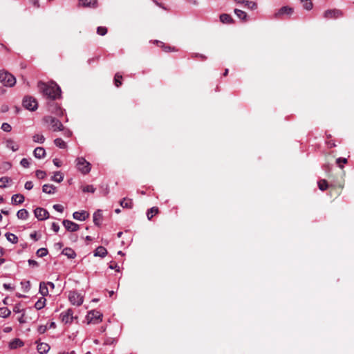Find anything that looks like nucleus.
Masks as SVG:
<instances>
[{
    "label": "nucleus",
    "mask_w": 354,
    "mask_h": 354,
    "mask_svg": "<svg viewBox=\"0 0 354 354\" xmlns=\"http://www.w3.org/2000/svg\"><path fill=\"white\" fill-rule=\"evenodd\" d=\"M38 87L49 98L55 99L61 95V89L56 84H46L39 82Z\"/></svg>",
    "instance_id": "obj_1"
},
{
    "label": "nucleus",
    "mask_w": 354,
    "mask_h": 354,
    "mask_svg": "<svg viewBox=\"0 0 354 354\" xmlns=\"http://www.w3.org/2000/svg\"><path fill=\"white\" fill-rule=\"evenodd\" d=\"M44 122L48 125V128L53 131H63L64 126L62 123L57 118L52 116H46L44 118Z\"/></svg>",
    "instance_id": "obj_2"
},
{
    "label": "nucleus",
    "mask_w": 354,
    "mask_h": 354,
    "mask_svg": "<svg viewBox=\"0 0 354 354\" xmlns=\"http://www.w3.org/2000/svg\"><path fill=\"white\" fill-rule=\"evenodd\" d=\"M0 82L5 86L12 87L16 84V78L8 71H0Z\"/></svg>",
    "instance_id": "obj_3"
},
{
    "label": "nucleus",
    "mask_w": 354,
    "mask_h": 354,
    "mask_svg": "<svg viewBox=\"0 0 354 354\" xmlns=\"http://www.w3.org/2000/svg\"><path fill=\"white\" fill-rule=\"evenodd\" d=\"M76 167L83 174L89 173L91 169V164L82 157H79L76 159Z\"/></svg>",
    "instance_id": "obj_4"
},
{
    "label": "nucleus",
    "mask_w": 354,
    "mask_h": 354,
    "mask_svg": "<svg viewBox=\"0 0 354 354\" xmlns=\"http://www.w3.org/2000/svg\"><path fill=\"white\" fill-rule=\"evenodd\" d=\"M68 300L72 305L80 306L84 301V296L76 290L70 291L68 293Z\"/></svg>",
    "instance_id": "obj_5"
},
{
    "label": "nucleus",
    "mask_w": 354,
    "mask_h": 354,
    "mask_svg": "<svg viewBox=\"0 0 354 354\" xmlns=\"http://www.w3.org/2000/svg\"><path fill=\"white\" fill-rule=\"evenodd\" d=\"M23 106L28 110L33 111L37 109V102L32 97L26 96L24 98Z\"/></svg>",
    "instance_id": "obj_6"
},
{
    "label": "nucleus",
    "mask_w": 354,
    "mask_h": 354,
    "mask_svg": "<svg viewBox=\"0 0 354 354\" xmlns=\"http://www.w3.org/2000/svg\"><path fill=\"white\" fill-rule=\"evenodd\" d=\"M60 316H61L62 322H64V324H71L73 322V319L75 318H77L76 317L73 316V312L71 308L62 313Z\"/></svg>",
    "instance_id": "obj_7"
},
{
    "label": "nucleus",
    "mask_w": 354,
    "mask_h": 354,
    "mask_svg": "<svg viewBox=\"0 0 354 354\" xmlns=\"http://www.w3.org/2000/svg\"><path fill=\"white\" fill-rule=\"evenodd\" d=\"M342 12L338 9L327 10L324 12V17L328 19H337L342 16Z\"/></svg>",
    "instance_id": "obj_8"
},
{
    "label": "nucleus",
    "mask_w": 354,
    "mask_h": 354,
    "mask_svg": "<svg viewBox=\"0 0 354 354\" xmlns=\"http://www.w3.org/2000/svg\"><path fill=\"white\" fill-rule=\"evenodd\" d=\"M35 216L39 220H45L48 218L49 214L47 210L41 207H37L34 211Z\"/></svg>",
    "instance_id": "obj_9"
},
{
    "label": "nucleus",
    "mask_w": 354,
    "mask_h": 354,
    "mask_svg": "<svg viewBox=\"0 0 354 354\" xmlns=\"http://www.w3.org/2000/svg\"><path fill=\"white\" fill-rule=\"evenodd\" d=\"M102 314L96 310H91L87 315L89 322H93L97 323L101 321Z\"/></svg>",
    "instance_id": "obj_10"
},
{
    "label": "nucleus",
    "mask_w": 354,
    "mask_h": 354,
    "mask_svg": "<svg viewBox=\"0 0 354 354\" xmlns=\"http://www.w3.org/2000/svg\"><path fill=\"white\" fill-rule=\"evenodd\" d=\"M63 225L70 232H75L79 229V225L77 223L69 220H64Z\"/></svg>",
    "instance_id": "obj_11"
},
{
    "label": "nucleus",
    "mask_w": 354,
    "mask_h": 354,
    "mask_svg": "<svg viewBox=\"0 0 354 354\" xmlns=\"http://www.w3.org/2000/svg\"><path fill=\"white\" fill-rule=\"evenodd\" d=\"M97 0H79L78 6L84 8H95Z\"/></svg>",
    "instance_id": "obj_12"
},
{
    "label": "nucleus",
    "mask_w": 354,
    "mask_h": 354,
    "mask_svg": "<svg viewBox=\"0 0 354 354\" xmlns=\"http://www.w3.org/2000/svg\"><path fill=\"white\" fill-rule=\"evenodd\" d=\"M292 12V8L288 6H283L280 8L274 15L276 18L280 17L284 15H290Z\"/></svg>",
    "instance_id": "obj_13"
},
{
    "label": "nucleus",
    "mask_w": 354,
    "mask_h": 354,
    "mask_svg": "<svg viewBox=\"0 0 354 354\" xmlns=\"http://www.w3.org/2000/svg\"><path fill=\"white\" fill-rule=\"evenodd\" d=\"M73 218L78 221H85L89 216L86 211L75 212L73 214Z\"/></svg>",
    "instance_id": "obj_14"
},
{
    "label": "nucleus",
    "mask_w": 354,
    "mask_h": 354,
    "mask_svg": "<svg viewBox=\"0 0 354 354\" xmlns=\"http://www.w3.org/2000/svg\"><path fill=\"white\" fill-rule=\"evenodd\" d=\"M34 156L36 158L41 159L45 157L46 151L43 147H36L33 151Z\"/></svg>",
    "instance_id": "obj_15"
},
{
    "label": "nucleus",
    "mask_w": 354,
    "mask_h": 354,
    "mask_svg": "<svg viewBox=\"0 0 354 354\" xmlns=\"http://www.w3.org/2000/svg\"><path fill=\"white\" fill-rule=\"evenodd\" d=\"M50 349V346L47 343L41 342L37 344V351L41 354L46 353Z\"/></svg>",
    "instance_id": "obj_16"
},
{
    "label": "nucleus",
    "mask_w": 354,
    "mask_h": 354,
    "mask_svg": "<svg viewBox=\"0 0 354 354\" xmlns=\"http://www.w3.org/2000/svg\"><path fill=\"white\" fill-rule=\"evenodd\" d=\"M24 346V342L18 338L14 339L9 344V347L11 349H16L17 348L21 347Z\"/></svg>",
    "instance_id": "obj_17"
},
{
    "label": "nucleus",
    "mask_w": 354,
    "mask_h": 354,
    "mask_svg": "<svg viewBox=\"0 0 354 354\" xmlns=\"http://www.w3.org/2000/svg\"><path fill=\"white\" fill-rule=\"evenodd\" d=\"M24 201V196L20 194H14L12 196V203L14 205L21 204Z\"/></svg>",
    "instance_id": "obj_18"
},
{
    "label": "nucleus",
    "mask_w": 354,
    "mask_h": 354,
    "mask_svg": "<svg viewBox=\"0 0 354 354\" xmlns=\"http://www.w3.org/2000/svg\"><path fill=\"white\" fill-rule=\"evenodd\" d=\"M56 187L53 185L45 184L43 185L42 191L48 194H52L55 192Z\"/></svg>",
    "instance_id": "obj_19"
},
{
    "label": "nucleus",
    "mask_w": 354,
    "mask_h": 354,
    "mask_svg": "<svg viewBox=\"0 0 354 354\" xmlns=\"http://www.w3.org/2000/svg\"><path fill=\"white\" fill-rule=\"evenodd\" d=\"M6 147L10 149L12 151H16L19 149V145L13 140L8 139L6 142Z\"/></svg>",
    "instance_id": "obj_20"
},
{
    "label": "nucleus",
    "mask_w": 354,
    "mask_h": 354,
    "mask_svg": "<svg viewBox=\"0 0 354 354\" xmlns=\"http://www.w3.org/2000/svg\"><path fill=\"white\" fill-rule=\"evenodd\" d=\"M102 220V214L101 210L98 209L93 214V222L95 225H100Z\"/></svg>",
    "instance_id": "obj_21"
},
{
    "label": "nucleus",
    "mask_w": 354,
    "mask_h": 354,
    "mask_svg": "<svg viewBox=\"0 0 354 354\" xmlns=\"http://www.w3.org/2000/svg\"><path fill=\"white\" fill-rule=\"evenodd\" d=\"M107 254V250L102 246L97 247L94 252L95 257H104Z\"/></svg>",
    "instance_id": "obj_22"
},
{
    "label": "nucleus",
    "mask_w": 354,
    "mask_h": 354,
    "mask_svg": "<svg viewBox=\"0 0 354 354\" xmlns=\"http://www.w3.org/2000/svg\"><path fill=\"white\" fill-rule=\"evenodd\" d=\"M62 254L68 257L69 259H74L76 257L75 251L70 248H64L62 250Z\"/></svg>",
    "instance_id": "obj_23"
},
{
    "label": "nucleus",
    "mask_w": 354,
    "mask_h": 354,
    "mask_svg": "<svg viewBox=\"0 0 354 354\" xmlns=\"http://www.w3.org/2000/svg\"><path fill=\"white\" fill-rule=\"evenodd\" d=\"M39 292L44 297L48 295V289L47 284L45 282H41L39 284Z\"/></svg>",
    "instance_id": "obj_24"
},
{
    "label": "nucleus",
    "mask_w": 354,
    "mask_h": 354,
    "mask_svg": "<svg viewBox=\"0 0 354 354\" xmlns=\"http://www.w3.org/2000/svg\"><path fill=\"white\" fill-rule=\"evenodd\" d=\"M17 216L19 219L26 220L28 217V212L26 209H21L17 212Z\"/></svg>",
    "instance_id": "obj_25"
},
{
    "label": "nucleus",
    "mask_w": 354,
    "mask_h": 354,
    "mask_svg": "<svg viewBox=\"0 0 354 354\" xmlns=\"http://www.w3.org/2000/svg\"><path fill=\"white\" fill-rule=\"evenodd\" d=\"M32 140L36 143H44L45 141V137L43 134L36 133L32 136Z\"/></svg>",
    "instance_id": "obj_26"
},
{
    "label": "nucleus",
    "mask_w": 354,
    "mask_h": 354,
    "mask_svg": "<svg viewBox=\"0 0 354 354\" xmlns=\"http://www.w3.org/2000/svg\"><path fill=\"white\" fill-rule=\"evenodd\" d=\"M120 205L124 208H131L133 206L132 200L124 198L120 201Z\"/></svg>",
    "instance_id": "obj_27"
},
{
    "label": "nucleus",
    "mask_w": 354,
    "mask_h": 354,
    "mask_svg": "<svg viewBox=\"0 0 354 354\" xmlns=\"http://www.w3.org/2000/svg\"><path fill=\"white\" fill-rule=\"evenodd\" d=\"M234 13L240 19L245 21L247 19V13L241 10L235 9Z\"/></svg>",
    "instance_id": "obj_28"
},
{
    "label": "nucleus",
    "mask_w": 354,
    "mask_h": 354,
    "mask_svg": "<svg viewBox=\"0 0 354 354\" xmlns=\"http://www.w3.org/2000/svg\"><path fill=\"white\" fill-rule=\"evenodd\" d=\"M45 304L46 299L44 297H42L39 299H38L37 301L35 303V307L37 310H41L45 306Z\"/></svg>",
    "instance_id": "obj_29"
},
{
    "label": "nucleus",
    "mask_w": 354,
    "mask_h": 354,
    "mask_svg": "<svg viewBox=\"0 0 354 354\" xmlns=\"http://www.w3.org/2000/svg\"><path fill=\"white\" fill-rule=\"evenodd\" d=\"M220 20L223 24H230L232 21V19L231 16L227 14L221 15Z\"/></svg>",
    "instance_id": "obj_30"
},
{
    "label": "nucleus",
    "mask_w": 354,
    "mask_h": 354,
    "mask_svg": "<svg viewBox=\"0 0 354 354\" xmlns=\"http://www.w3.org/2000/svg\"><path fill=\"white\" fill-rule=\"evenodd\" d=\"M6 237L7 240L12 243H17L18 242V237L12 233H6Z\"/></svg>",
    "instance_id": "obj_31"
},
{
    "label": "nucleus",
    "mask_w": 354,
    "mask_h": 354,
    "mask_svg": "<svg viewBox=\"0 0 354 354\" xmlns=\"http://www.w3.org/2000/svg\"><path fill=\"white\" fill-rule=\"evenodd\" d=\"M11 313V311L6 307L0 308V317L6 318Z\"/></svg>",
    "instance_id": "obj_32"
},
{
    "label": "nucleus",
    "mask_w": 354,
    "mask_h": 354,
    "mask_svg": "<svg viewBox=\"0 0 354 354\" xmlns=\"http://www.w3.org/2000/svg\"><path fill=\"white\" fill-rule=\"evenodd\" d=\"M55 145L60 149H66V143L62 138H56L54 140Z\"/></svg>",
    "instance_id": "obj_33"
},
{
    "label": "nucleus",
    "mask_w": 354,
    "mask_h": 354,
    "mask_svg": "<svg viewBox=\"0 0 354 354\" xmlns=\"http://www.w3.org/2000/svg\"><path fill=\"white\" fill-rule=\"evenodd\" d=\"M51 179L55 182L61 183L64 180V176L61 172L57 171Z\"/></svg>",
    "instance_id": "obj_34"
},
{
    "label": "nucleus",
    "mask_w": 354,
    "mask_h": 354,
    "mask_svg": "<svg viewBox=\"0 0 354 354\" xmlns=\"http://www.w3.org/2000/svg\"><path fill=\"white\" fill-rule=\"evenodd\" d=\"M11 182V178L8 177H1L0 178V187L6 188L7 187L8 183Z\"/></svg>",
    "instance_id": "obj_35"
},
{
    "label": "nucleus",
    "mask_w": 354,
    "mask_h": 354,
    "mask_svg": "<svg viewBox=\"0 0 354 354\" xmlns=\"http://www.w3.org/2000/svg\"><path fill=\"white\" fill-rule=\"evenodd\" d=\"M244 5L246 8L252 10H256L257 8V4L254 1L245 0Z\"/></svg>",
    "instance_id": "obj_36"
},
{
    "label": "nucleus",
    "mask_w": 354,
    "mask_h": 354,
    "mask_svg": "<svg viewBox=\"0 0 354 354\" xmlns=\"http://www.w3.org/2000/svg\"><path fill=\"white\" fill-rule=\"evenodd\" d=\"M158 212V209L156 207H151L150 209L148 210L147 216L148 219H151V218L157 214Z\"/></svg>",
    "instance_id": "obj_37"
},
{
    "label": "nucleus",
    "mask_w": 354,
    "mask_h": 354,
    "mask_svg": "<svg viewBox=\"0 0 354 354\" xmlns=\"http://www.w3.org/2000/svg\"><path fill=\"white\" fill-rule=\"evenodd\" d=\"M328 185L327 181L326 180H320L318 182V187H319V189L322 191L326 190L328 188Z\"/></svg>",
    "instance_id": "obj_38"
},
{
    "label": "nucleus",
    "mask_w": 354,
    "mask_h": 354,
    "mask_svg": "<svg viewBox=\"0 0 354 354\" xmlns=\"http://www.w3.org/2000/svg\"><path fill=\"white\" fill-rule=\"evenodd\" d=\"M122 78V75H120L119 73H116L115 75L114 82H115V84L117 87H119L122 84V82H121Z\"/></svg>",
    "instance_id": "obj_39"
},
{
    "label": "nucleus",
    "mask_w": 354,
    "mask_h": 354,
    "mask_svg": "<svg viewBox=\"0 0 354 354\" xmlns=\"http://www.w3.org/2000/svg\"><path fill=\"white\" fill-rule=\"evenodd\" d=\"M82 191L84 192L94 193L95 191V188L93 185H88L82 187Z\"/></svg>",
    "instance_id": "obj_40"
},
{
    "label": "nucleus",
    "mask_w": 354,
    "mask_h": 354,
    "mask_svg": "<svg viewBox=\"0 0 354 354\" xmlns=\"http://www.w3.org/2000/svg\"><path fill=\"white\" fill-rule=\"evenodd\" d=\"M48 254V250L46 248H39L37 251V255L39 257H44Z\"/></svg>",
    "instance_id": "obj_41"
},
{
    "label": "nucleus",
    "mask_w": 354,
    "mask_h": 354,
    "mask_svg": "<svg viewBox=\"0 0 354 354\" xmlns=\"http://www.w3.org/2000/svg\"><path fill=\"white\" fill-rule=\"evenodd\" d=\"M97 32L98 35L104 36V35H105L106 34L107 29H106V27L99 26L97 28Z\"/></svg>",
    "instance_id": "obj_42"
},
{
    "label": "nucleus",
    "mask_w": 354,
    "mask_h": 354,
    "mask_svg": "<svg viewBox=\"0 0 354 354\" xmlns=\"http://www.w3.org/2000/svg\"><path fill=\"white\" fill-rule=\"evenodd\" d=\"M336 163L338 165V166L340 168H343V166L342 165V164L347 163V159L345 158H339L336 160Z\"/></svg>",
    "instance_id": "obj_43"
},
{
    "label": "nucleus",
    "mask_w": 354,
    "mask_h": 354,
    "mask_svg": "<svg viewBox=\"0 0 354 354\" xmlns=\"http://www.w3.org/2000/svg\"><path fill=\"white\" fill-rule=\"evenodd\" d=\"M1 129L6 132H10L12 129V127L8 123L4 122L1 125Z\"/></svg>",
    "instance_id": "obj_44"
},
{
    "label": "nucleus",
    "mask_w": 354,
    "mask_h": 354,
    "mask_svg": "<svg viewBox=\"0 0 354 354\" xmlns=\"http://www.w3.org/2000/svg\"><path fill=\"white\" fill-rule=\"evenodd\" d=\"M20 165L24 168H28L30 166V161L27 158H23L20 162Z\"/></svg>",
    "instance_id": "obj_45"
},
{
    "label": "nucleus",
    "mask_w": 354,
    "mask_h": 354,
    "mask_svg": "<svg viewBox=\"0 0 354 354\" xmlns=\"http://www.w3.org/2000/svg\"><path fill=\"white\" fill-rule=\"evenodd\" d=\"M304 7L305 9L308 10H310L312 9L313 8V3L312 2L310 1V0H306V1H304Z\"/></svg>",
    "instance_id": "obj_46"
},
{
    "label": "nucleus",
    "mask_w": 354,
    "mask_h": 354,
    "mask_svg": "<svg viewBox=\"0 0 354 354\" xmlns=\"http://www.w3.org/2000/svg\"><path fill=\"white\" fill-rule=\"evenodd\" d=\"M46 176V174L45 171H42V170H37L36 171V176L38 178H40V179H42V178H44Z\"/></svg>",
    "instance_id": "obj_47"
},
{
    "label": "nucleus",
    "mask_w": 354,
    "mask_h": 354,
    "mask_svg": "<svg viewBox=\"0 0 354 354\" xmlns=\"http://www.w3.org/2000/svg\"><path fill=\"white\" fill-rule=\"evenodd\" d=\"M48 329V326L47 325H41L38 327L37 328V331L40 333V334H43Z\"/></svg>",
    "instance_id": "obj_48"
},
{
    "label": "nucleus",
    "mask_w": 354,
    "mask_h": 354,
    "mask_svg": "<svg viewBox=\"0 0 354 354\" xmlns=\"http://www.w3.org/2000/svg\"><path fill=\"white\" fill-rule=\"evenodd\" d=\"M53 208L54 209H55L56 211L59 212H63L64 211V207L62 205H59V204H55L53 205Z\"/></svg>",
    "instance_id": "obj_49"
},
{
    "label": "nucleus",
    "mask_w": 354,
    "mask_h": 354,
    "mask_svg": "<svg viewBox=\"0 0 354 354\" xmlns=\"http://www.w3.org/2000/svg\"><path fill=\"white\" fill-rule=\"evenodd\" d=\"M25 189H28V190H30L32 189L33 187V183L32 181H27L26 183H25Z\"/></svg>",
    "instance_id": "obj_50"
},
{
    "label": "nucleus",
    "mask_w": 354,
    "mask_h": 354,
    "mask_svg": "<svg viewBox=\"0 0 354 354\" xmlns=\"http://www.w3.org/2000/svg\"><path fill=\"white\" fill-rule=\"evenodd\" d=\"M51 228L52 230L55 232H57L59 230V226L57 223H52V226H51Z\"/></svg>",
    "instance_id": "obj_51"
},
{
    "label": "nucleus",
    "mask_w": 354,
    "mask_h": 354,
    "mask_svg": "<svg viewBox=\"0 0 354 354\" xmlns=\"http://www.w3.org/2000/svg\"><path fill=\"white\" fill-rule=\"evenodd\" d=\"M53 163L57 167H59L62 165L61 161L59 159H57V158L53 159Z\"/></svg>",
    "instance_id": "obj_52"
},
{
    "label": "nucleus",
    "mask_w": 354,
    "mask_h": 354,
    "mask_svg": "<svg viewBox=\"0 0 354 354\" xmlns=\"http://www.w3.org/2000/svg\"><path fill=\"white\" fill-rule=\"evenodd\" d=\"M30 3L36 8L39 7V0H30Z\"/></svg>",
    "instance_id": "obj_53"
},
{
    "label": "nucleus",
    "mask_w": 354,
    "mask_h": 354,
    "mask_svg": "<svg viewBox=\"0 0 354 354\" xmlns=\"http://www.w3.org/2000/svg\"><path fill=\"white\" fill-rule=\"evenodd\" d=\"M63 131H64V135L65 136H66V137H68V138H69V137H71V136H72V132H71L70 130H68V129H66V130H65V129H64V130H63Z\"/></svg>",
    "instance_id": "obj_54"
},
{
    "label": "nucleus",
    "mask_w": 354,
    "mask_h": 354,
    "mask_svg": "<svg viewBox=\"0 0 354 354\" xmlns=\"http://www.w3.org/2000/svg\"><path fill=\"white\" fill-rule=\"evenodd\" d=\"M54 247L57 250H61L62 248L63 247V244L61 242H58L55 243Z\"/></svg>",
    "instance_id": "obj_55"
},
{
    "label": "nucleus",
    "mask_w": 354,
    "mask_h": 354,
    "mask_svg": "<svg viewBox=\"0 0 354 354\" xmlns=\"http://www.w3.org/2000/svg\"><path fill=\"white\" fill-rule=\"evenodd\" d=\"M28 264L30 266H38L37 262L36 261L32 260V259H29L28 260Z\"/></svg>",
    "instance_id": "obj_56"
},
{
    "label": "nucleus",
    "mask_w": 354,
    "mask_h": 354,
    "mask_svg": "<svg viewBox=\"0 0 354 354\" xmlns=\"http://www.w3.org/2000/svg\"><path fill=\"white\" fill-rule=\"evenodd\" d=\"M12 330V327L11 326H6L3 328V332L6 333H8L10 332H11Z\"/></svg>",
    "instance_id": "obj_57"
},
{
    "label": "nucleus",
    "mask_w": 354,
    "mask_h": 354,
    "mask_svg": "<svg viewBox=\"0 0 354 354\" xmlns=\"http://www.w3.org/2000/svg\"><path fill=\"white\" fill-rule=\"evenodd\" d=\"M109 268H111V269H114V270H115L116 271H119V268H119V266H118L117 264H115V265H114V266H113V265H112V264H111V265L109 266Z\"/></svg>",
    "instance_id": "obj_58"
},
{
    "label": "nucleus",
    "mask_w": 354,
    "mask_h": 354,
    "mask_svg": "<svg viewBox=\"0 0 354 354\" xmlns=\"http://www.w3.org/2000/svg\"><path fill=\"white\" fill-rule=\"evenodd\" d=\"M3 288L6 290H12L13 288L11 287V286L10 284H8V283H4L3 284Z\"/></svg>",
    "instance_id": "obj_59"
},
{
    "label": "nucleus",
    "mask_w": 354,
    "mask_h": 354,
    "mask_svg": "<svg viewBox=\"0 0 354 354\" xmlns=\"http://www.w3.org/2000/svg\"><path fill=\"white\" fill-rule=\"evenodd\" d=\"M56 326V324L55 322H52L49 324V326H48V328H55Z\"/></svg>",
    "instance_id": "obj_60"
},
{
    "label": "nucleus",
    "mask_w": 354,
    "mask_h": 354,
    "mask_svg": "<svg viewBox=\"0 0 354 354\" xmlns=\"http://www.w3.org/2000/svg\"><path fill=\"white\" fill-rule=\"evenodd\" d=\"M25 287H26V291H28L29 289H30V282L29 281H26L25 282Z\"/></svg>",
    "instance_id": "obj_61"
},
{
    "label": "nucleus",
    "mask_w": 354,
    "mask_h": 354,
    "mask_svg": "<svg viewBox=\"0 0 354 354\" xmlns=\"http://www.w3.org/2000/svg\"><path fill=\"white\" fill-rule=\"evenodd\" d=\"M47 286H49L50 288L53 289L55 288V285L53 282H47L46 283Z\"/></svg>",
    "instance_id": "obj_62"
},
{
    "label": "nucleus",
    "mask_w": 354,
    "mask_h": 354,
    "mask_svg": "<svg viewBox=\"0 0 354 354\" xmlns=\"http://www.w3.org/2000/svg\"><path fill=\"white\" fill-rule=\"evenodd\" d=\"M236 3L239 4H244L245 2V0H234Z\"/></svg>",
    "instance_id": "obj_63"
},
{
    "label": "nucleus",
    "mask_w": 354,
    "mask_h": 354,
    "mask_svg": "<svg viewBox=\"0 0 354 354\" xmlns=\"http://www.w3.org/2000/svg\"><path fill=\"white\" fill-rule=\"evenodd\" d=\"M8 106H3L1 107V111L2 112H6V111H8Z\"/></svg>",
    "instance_id": "obj_64"
}]
</instances>
